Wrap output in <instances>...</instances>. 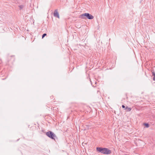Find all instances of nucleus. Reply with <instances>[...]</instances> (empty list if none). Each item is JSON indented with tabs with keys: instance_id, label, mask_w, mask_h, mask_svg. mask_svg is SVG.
<instances>
[{
	"instance_id": "1",
	"label": "nucleus",
	"mask_w": 155,
	"mask_h": 155,
	"mask_svg": "<svg viewBox=\"0 0 155 155\" xmlns=\"http://www.w3.org/2000/svg\"><path fill=\"white\" fill-rule=\"evenodd\" d=\"M96 150L97 151L105 154H109L111 153V151L106 148L97 147Z\"/></svg>"
},
{
	"instance_id": "2",
	"label": "nucleus",
	"mask_w": 155,
	"mask_h": 155,
	"mask_svg": "<svg viewBox=\"0 0 155 155\" xmlns=\"http://www.w3.org/2000/svg\"><path fill=\"white\" fill-rule=\"evenodd\" d=\"M89 19H92L94 18V16L88 13H85L79 16V18L81 19H85L86 18Z\"/></svg>"
},
{
	"instance_id": "3",
	"label": "nucleus",
	"mask_w": 155,
	"mask_h": 155,
	"mask_svg": "<svg viewBox=\"0 0 155 155\" xmlns=\"http://www.w3.org/2000/svg\"><path fill=\"white\" fill-rule=\"evenodd\" d=\"M46 135L49 138L55 140L54 137H56L55 135L51 131H48L46 133Z\"/></svg>"
},
{
	"instance_id": "4",
	"label": "nucleus",
	"mask_w": 155,
	"mask_h": 155,
	"mask_svg": "<svg viewBox=\"0 0 155 155\" xmlns=\"http://www.w3.org/2000/svg\"><path fill=\"white\" fill-rule=\"evenodd\" d=\"M54 16L56 18H59V14L58 11V9H56L54 10Z\"/></svg>"
},
{
	"instance_id": "5",
	"label": "nucleus",
	"mask_w": 155,
	"mask_h": 155,
	"mask_svg": "<svg viewBox=\"0 0 155 155\" xmlns=\"http://www.w3.org/2000/svg\"><path fill=\"white\" fill-rule=\"evenodd\" d=\"M124 110H126L127 111H130L131 110V108L129 107L128 106H127L124 109Z\"/></svg>"
},
{
	"instance_id": "6",
	"label": "nucleus",
	"mask_w": 155,
	"mask_h": 155,
	"mask_svg": "<svg viewBox=\"0 0 155 155\" xmlns=\"http://www.w3.org/2000/svg\"><path fill=\"white\" fill-rule=\"evenodd\" d=\"M152 75L153 76V80L155 81V72H152Z\"/></svg>"
},
{
	"instance_id": "7",
	"label": "nucleus",
	"mask_w": 155,
	"mask_h": 155,
	"mask_svg": "<svg viewBox=\"0 0 155 155\" xmlns=\"http://www.w3.org/2000/svg\"><path fill=\"white\" fill-rule=\"evenodd\" d=\"M19 7L20 8V9H22L24 7V5H19Z\"/></svg>"
},
{
	"instance_id": "8",
	"label": "nucleus",
	"mask_w": 155,
	"mask_h": 155,
	"mask_svg": "<svg viewBox=\"0 0 155 155\" xmlns=\"http://www.w3.org/2000/svg\"><path fill=\"white\" fill-rule=\"evenodd\" d=\"M144 126H149V124L148 123H144L143 124Z\"/></svg>"
},
{
	"instance_id": "9",
	"label": "nucleus",
	"mask_w": 155,
	"mask_h": 155,
	"mask_svg": "<svg viewBox=\"0 0 155 155\" xmlns=\"http://www.w3.org/2000/svg\"><path fill=\"white\" fill-rule=\"evenodd\" d=\"M46 34L45 33L44 34L42 35V38H43L46 35Z\"/></svg>"
},
{
	"instance_id": "10",
	"label": "nucleus",
	"mask_w": 155,
	"mask_h": 155,
	"mask_svg": "<svg viewBox=\"0 0 155 155\" xmlns=\"http://www.w3.org/2000/svg\"><path fill=\"white\" fill-rule=\"evenodd\" d=\"M11 58H12V60L13 61L14 60L15 58H14V56H11Z\"/></svg>"
},
{
	"instance_id": "11",
	"label": "nucleus",
	"mask_w": 155,
	"mask_h": 155,
	"mask_svg": "<svg viewBox=\"0 0 155 155\" xmlns=\"http://www.w3.org/2000/svg\"><path fill=\"white\" fill-rule=\"evenodd\" d=\"M122 107L123 108H125V106L123 105H122Z\"/></svg>"
},
{
	"instance_id": "12",
	"label": "nucleus",
	"mask_w": 155,
	"mask_h": 155,
	"mask_svg": "<svg viewBox=\"0 0 155 155\" xmlns=\"http://www.w3.org/2000/svg\"><path fill=\"white\" fill-rule=\"evenodd\" d=\"M79 127V129H80V126H79V127Z\"/></svg>"
},
{
	"instance_id": "13",
	"label": "nucleus",
	"mask_w": 155,
	"mask_h": 155,
	"mask_svg": "<svg viewBox=\"0 0 155 155\" xmlns=\"http://www.w3.org/2000/svg\"><path fill=\"white\" fill-rule=\"evenodd\" d=\"M149 127L147 126V127Z\"/></svg>"
},
{
	"instance_id": "14",
	"label": "nucleus",
	"mask_w": 155,
	"mask_h": 155,
	"mask_svg": "<svg viewBox=\"0 0 155 155\" xmlns=\"http://www.w3.org/2000/svg\"><path fill=\"white\" fill-rule=\"evenodd\" d=\"M10 57H11V56ZM9 58H10V57H9L8 59H9Z\"/></svg>"
},
{
	"instance_id": "15",
	"label": "nucleus",
	"mask_w": 155,
	"mask_h": 155,
	"mask_svg": "<svg viewBox=\"0 0 155 155\" xmlns=\"http://www.w3.org/2000/svg\"><path fill=\"white\" fill-rule=\"evenodd\" d=\"M10 57H11V56ZM9 58H10V57H9L8 59H9Z\"/></svg>"
}]
</instances>
